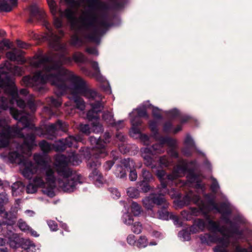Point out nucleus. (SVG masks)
Segmentation results:
<instances>
[{
    "label": "nucleus",
    "mask_w": 252,
    "mask_h": 252,
    "mask_svg": "<svg viewBox=\"0 0 252 252\" xmlns=\"http://www.w3.org/2000/svg\"><path fill=\"white\" fill-rule=\"evenodd\" d=\"M44 23L47 30L44 37L48 41L50 47L60 53L35 55V59L31 62V64L34 68H42V71H37L33 76L27 75L23 77L22 85L32 87L38 92H42L45 90V84L47 82L55 86V94L57 98L51 96L47 98L46 101L50 106L58 108L62 105L60 96L67 92L68 88L66 83L69 82L71 95L69 98L74 101L77 109L82 111L85 108V103L79 95L86 97L91 107V109L87 112V119L89 121L99 120L98 114L104 107L102 96L95 91L89 89L82 78L63 66L64 64H70L72 62V59L66 56L68 53L66 44L61 41L64 35V32L60 30L59 35H58L53 32L49 23L45 21Z\"/></svg>",
    "instance_id": "1"
},
{
    "label": "nucleus",
    "mask_w": 252,
    "mask_h": 252,
    "mask_svg": "<svg viewBox=\"0 0 252 252\" xmlns=\"http://www.w3.org/2000/svg\"><path fill=\"white\" fill-rule=\"evenodd\" d=\"M55 159V166L58 174V186L63 191L73 192L78 185L85 182V179L81 174L74 172L68 167L69 164L76 165L81 162L77 154L72 153L68 157L63 155H57Z\"/></svg>",
    "instance_id": "2"
},
{
    "label": "nucleus",
    "mask_w": 252,
    "mask_h": 252,
    "mask_svg": "<svg viewBox=\"0 0 252 252\" xmlns=\"http://www.w3.org/2000/svg\"><path fill=\"white\" fill-rule=\"evenodd\" d=\"M33 158L35 162L44 171L45 183L42 177H35L33 180V183L38 188H42L44 194L50 197L55 195L54 189L56 184L58 185L57 178H56L55 171L51 165V158L47 155L41 153H35Z\"/></svg>",
    "instance_id": "3"
},
{
    "label": "nucleus",
    "mask_w": 252,
    "mask_h": 252,
    "mask_svg": "<svg viewBox=\"0 0 252 252\" xmlns=\"http://www.w3.org/2000/svg\"><path fill=\"white\" fill-rule=\"evenodd\" d=\"M80 25L76 29V19H75V24L73 28H71L75 30L73 34L71 36L69 44L71 46L75 47H80L84 44L83 39L79 36V34L82 33L83 31H90L91 32L89 34L84 35V37L90 41L99 44L100 41V35L104 34L105 32L103 29H106L112 26L109 22L108 17L107 14H102L100 17H98V21L94 23V27H91L89 29H86L82 26L81 22Z\"/></svg>",
    "instance_id": "4"
},
{
    "label": "nucleus",
    "mask_w": 252,
    "mask_h": 252,
    "mask_svg": "<svg viewBox=\"0 0 252 252\" xmlns=\"http://www.w3.org/2000/svg\"><path fill=\"white\" fill-rule=\"evenodd\" d=\"M67 4L71 8H77L80 7L81 2L79 0H65ZM87 4L88 9L82 12L79 19L82 26L86 29L94 27V23L98 21L99 13L108 9V5L106 2L101 0H84Z\"/></svg>",
    "instance_id": "5"
},
{
    "label": "nucleus",
    "mask_w": 252,
    "mask_h": 252,
    "mask_svg": "<svg viewBox=\"0 0 252 252\" xmlns=\"http://www.w3.org/2000/svg\"><path fill=\"white\" fill-rule=\"evenodd\" d=\"M0 68L6 70V72L2 71L0 72V87L4 88L5 92L12 96L11 102L16 100L20 107H24L25 103L22 99L19 97L18 89L14 80L9 75V73H11L13 75L21 76L24 72L23 68L13 65L11 63L6 61L1 64Z\"/></svg>",
    "instance_id": "6"
},
{
    "label": "nucleus",
    "mask_w": 252,
    "mask_h": 252,
    "mask_svg": "<svg viewBox=\"0 0 252 252\" xmlns=\"http://www.w3.org/2000/svg\"><path fill=\"white\" fill-rule=\"evenodd\" d=\"M72 59L76 63H90L94 71V73L92 72L86 67H82L81 70L85 75L95 78L97 81L100 83H106V85H102L101 88L106 93H111L110 85L108 82L106 81V78L101 74L98 63L97 62L89 60L88 58L85 57L83 54L79 52H75L73 55Z\"/></svg>",
    "instance_id": "7"
},
{
    "label": "nucleus",
    "mask_w": 252,
    "mask_h": 252,
    "mask_svg": "<svg viewBox=\"0 0 252 252\" xmlns=\"http://www.w3.org/2000/svg\"><path fill=\"white\" fill-rule=\"evenodd\" d=\"M16 149L17 151H11L9 153L8 158L11 163L24 165L25 167L22 170V174L26 178L31 179L36 172L37 168L32 161L25 158L22 146L18 144Z\"/></svg>",
    "instance_id": "8"
},
{
    "label": "nucleus",
    "mask_w": 252,
    "mask_h": 252,
    "mask_svg": "<svg viewBox=\"0 0 252 252\" xmlns=\"http://www.w3.org/2000/svg\"><path fill=\"white\" fill-rule=\"evenodd\" d=\"M196 163V160H191L189 162L185 159H178L177 164L173 167L171 174L168 175V179L170 180L178 179L188 173L187 176L188 180L190 183H195L199 180L198 176L194 173V169L189 167V164L194 165Z\"/></svg>",
    "instance_id": "9"
},
{
    "label": "nucleus",
    "mask_w": 252,
    "mask_h": 252,
    "mask_svg": "<svg viewBox=\"0 0 252 252\" xmlns=\"http://www.w3.org/2000/svg\"><path fill=\"white\" fill-rule=\"evenodd\" d=\"M104 139L100 137L97 138L94 136L90 137V141L92 145H94L91 150L86 147L85 150L86 154L84 153V156L86 158L92 157L94 158H103L108 155V152L106 149V144L109 143L111 135L109 132H105L103 135Z\"/></svg>",
    "instance_id": "10"
},
{
    "label": "nucleus",
    "mask_w": 252,
    "mask_h": 252,
    "mask_svg": "<svg viewBox=\"0 0 252 252\" xmlns=\"http://www.w3.org/2000/svg\"><path fill=\"white\" fill-rule=\"evenodd\" d=\"M50 11L54 16V25L60 29L63 26V18L65 17L71 24L72 28L75 24V13L71 8H67L63 11L57 6L54 0H47Z\"/></svg>",
    "instance_id": "11"
},
{
    "label": "nucleus",
    "mask_w": 252,
    "mask_h": 252,
    "mask_svg": "<svg viewBox=\"0 0 252 252\" xmlns=\"http://www.w3.org/2000/svg\"><path fill=\"white\" fill-rule=\"evenodd\" d=\"M208 220V229L212 231H217L222 235L221 238H219V246L214 249V252H227L225 248L229 244L230 236L226 234L224 226H220L219 223L209 219H206Z\"/></svg>",
    "instance_id": "12"
},
{
    "label": "nucleus",
    "mask_w": 252,
    "mask_h": 252,
    "mask_svg": "<svg viewBox=\"0 0 252 252\" xmlns=\"http://www.w3.org/2000/svg\"><path fill=\"white\" fill-rule=\"evenodd\" d=\"M166 193H163L161 190H158V193H151L142 200L144 207L147 210L153 211L155 205H163V208H168L169 203L165 197Z\"/></svg>",
    "instance_id": "13"
},
{
    "label": "nucleus",
    "mask_w": 252,
    "mask_h": 252,
    "mask_svg": "<svg viewBox=\"0 0 252 252\" xmlns=\"http://www.w3.org/2000/svg\"><path fill=\"white\" fill-rule=\"evenodd\" d=\"M10 114L14 119L19 121L18 123H21L24 127L34 130L36 132L37 135L40 137L45 135V131L44 132L41 127H36L34 125L31 123L28 113L20 112L17 109L12 108L10 109Z\"/></svg>",
    "instance_id": "14"
},
{
    "label": "nucleus",
    "mask_w": 252,
    "mask_h": 252,
    "mask_svg": "<svg viewBox=\"0 0 252 252\" xmlns=\"http://www.w3.org/2000/svg\"><path fill=\"white\" fill-rule=\"evenodd\" d=\"M83 137L80 135L76 136L70 135L65 138H62L56 141L53 145V148L56 152H62L64 151L67 148L78 147V142H81Z\"/></svg>",
    "instance_id": "15"
},
{
    "label": "nucleus",
    "mask_w": 252,
    "mask_h": 252,
    "mask_svg": "<svg viewBox=\"0 0 252 252\" xmlns=\"http://www.w3.org/2000/svg\"><path fill=\"white\" fill-rule=\"evenodd\" d=\"M88 158L87 166L92 170L89 175V178L95 181L96 186L99 187L105 182L101 174L97 170L101 165V162L98 158H94L92 157Z\"/></svg>",
    "instance_id": "16"
},
{
    "label": "nucleus",
    "mask_w": 252,
    "mask_h": 252,
    "mask_svg": "<svg viewBox=\"0 0 252 252\" xmlns=\"http://www.w3.org/2000/svg\"><path fill=\"white\" fill-rule=\"evenodd\" d=\"M9 245L11 247L16 249L21 246L25 250L31 249L35 247V244L29 239L20 238L18 235L10 231L9 236Z\"/></svg>",
    "instance_id": "17"
},
{
    "label": "nucleus",
    "mask_w": 252,
    "mask_h": 252,
    "mask_svg": "<svg viewBox=\"0 0 252 252\" xmlns=\"http://www.w3.org/2000/svg\"><path fill=\"white\" fill-rule=\"evenodd\" d=\"M26 127H23V125H22V127L19 126V129H20V132L19 134H16L15 137H18L20 138H22L24 139L23 144H20L19 143L15 142L13 143V146L14 147L15 150L14 151H17L16 146L17 145H19L22 146V150L23 151V154L24 153L23 147L26 146L27 149L31 151L33 147L36 146V143L35 142L36 136L33 133H29L26 135H24L22 133V130Z\"/></svg>",
    "instance_id": "18"
},
{
    "label": "nucleus",
    "mask_w": 252,
    "mask_h": 252,
    "mask_svg": "<svg viewBox=\"0 0 252 252\" xmlns=\"http://www.w3.org/2000/svg\"><path fill=\"white\" fill-rule=\"evenodd\" d=\"M66 124L61 120H58L55 123L50 124L44 126L45 135L49 140L56 138L59 130L64 131L66 130Z\"/></svg>",
    "instance_id": "19"
},
{
    "label": "nucleus",
    "mask_w": 252,
    "mask_h": 252,
    "mask_svg": "<svg viewBox=\"0 0 252 252\" xmlns=\"http://www.w3.org/2000/svg\"><path fill=\"white\" fill-rule=\"evenodd\" d=\"M156 140L158 141L159 143L155 144L153 145L150 147H148L151 149V153L153 155L157 154H161L164 152L163 145L166 144L169 147L173 146L175 143V139L169 136H157V137H154Z\"/></svg>",
    "instance_id": "20"
},
{
    "label": "nucleus",
    "mask_w": 252,
    "mask_h": 252,
    "mask_svg": "<svg viewBox=\"0 0 252 252\" xmlns=\"http://www.w3.org/2000/svg\"><path fill=\"white\" fill-rule=\"evenodd\" d=\"M171 174H167L166 172L163 170H158L156 171V175L159 179L160 185L158 187V190H161L164 193H167L168 189H167L168 186H173V185H176L177 179H174L173 180H170L168 179V175Z\"/></svg>",
    "instance_id": "21"
},
{
    "label": "nucleus",
    "mask_w": 252,
    "mask_h": 252,
    "mask_svg": "<svg viewBox=\"0 0 252 252\" xmlns=\"http://www.w3.org/2000/svg\"><path fill=\"white\" fill-rule=\"evenodd\" d=\"M184 144L185 147L182 149L181 152L183 154L187 157H190L192 154V150L194 149L196 152L202 155L205 156V154L200 150L197 148L193 139L189 135H187L185 137Z\"/></svg>",
    "instance_id": "22"
},
{
    "label": "nucleus",
    "mask_w": 252,
    "mask_h": 252,
    "mask_svg": "<svg viewBox=\"0 0 252 252\" xmlns=\"http://www.w3.org/2000/svg\"><path fill=\"white\" fill-rule=\"evenodd\" d=\"M229 215L226 214H221V219L223 222L227 224L230 225L229 232L232 234L238 236H242L244 231L243 230H240L239 226L231 220L229 217Z\"/></svg>",
    "instance_id": "23"
},
{
    "label": "nucleus",
    "mask_w": 252,
    "mask_h": 252,
    "mask_svg": "<svg viewBox=\"0 0 252 252\" xmlns=\"http://www.w3.org/2000/svg\"><path fill=\"white\" fill-rule=\"evenodd\" d=\"M141 156L144 160V164L147 167H150L152 169L156 168V165L154 163V159L151 156H153L151 153L150 149L148 148H143L140 150Z\"/></svg>",
    "instance_id": "24"
},
{
    "label": "nucleus",
    "mask_w": 252,
    "mask_h": 252,
    "mask_svg": "<svg viewBox=\"0 0 252 252\" xmlns=\"http://www.w3.org/2000/svg\"><path fill=\"white\" fill-rule=\"evenodd\" d=\"M17 121V124L16 125L9 126L5 119H0V131L1 132L19 133L20 129H19V125L21 123H18L19 121Z\"/></svg>",
    "instance_id": "25"
},
{
    "label": "nucleus",
    "mask_w": 252,
    "mask_h": 252,
    "mask_svg": "<svg viewBox=\"0 0 252 252\" xmlns=\"http://www.w3.org/2000/svg\"><path fill=\"white\" fill-rule=\"evenodd\" d=\"M148 106H152L149 101L144 102L142 105L134 110L131 113H130L129 115L131 116L132 118H138V119L140 120H141V117H145L148 119L149 116L147 113V108Z\"/></svg>",
    "instance_id": "26"
},
{
    "label": "nucleus",
    "mask_w": 252,
    "mask_h": 252,
    "mask_svg": "<svg viewBox=\"0 0 252 252\" xmlns=\"http://www.w3.org/2000/svg\"><path fill=\"white\" fill-rule=\"evenodd\" d=\"M22 54L23 52L21 50L14 48L12 51L7 52L5 56L11 61H17L23 63L25 60L22 58Z\"/></svg>",
    "instance_id": "27"
},
{
    "label": "nucleus",
    "mask_w": 252,
    "mask_h": 252,
    "mask_svg": "<svg viewBox=\"0 0 252 252\" xmlns=\"http://www.w3.org/2000/svg\"><path fill=\"white\" fill-rule=\"evenodd\" d=\"M0 216L3 219L2 223H3L4 225H13L17 218L16 212H12L11 211L6 212L5 211L4 209L3 211L2 215H0Z\"/></svg>",
    "instance_id": "28"
},
{
    "label": "nucleus",
    "mask_w": 252,
    "mask_h": 252,
    "mask_svg": "<svg viewBox=\"0 0 252 252\" xmlns=\"http://www.w3.org/2000/svg\"><path fill=\"white\" fill-rule=\"evenodd\" d=\"M17 5V0H0V12H8Z\"/></svg>",
    "instance_id": "29"
},
{
    "label": "nucleus",
    "mask_w": 252,
    "mask_h": 252,
    "mask_svg": "<svg viewBox=\"0 0 252 252\" xmlns=\"http://www.w3.org/2000/svg\"><path fill=\"white\" fill-rule=\"evenodd\" d=\"M24 101H25L24 100H23ZM16 102V101L14 102ZM25 103V106L23 108H22V107H20L18 105H17L21 109V110H18L17 108H14L13 107H11L12 108H14V109H17L18 111L20 112H22V113H28L29 115V119L30 120V115L29 114V113L28 112H27L26 111V108L27 107H28L29 108V109L31 110V111L32 112H34L35 111H36V105L34 103V99H33V97L32 95H31L30 96L28 100H27V103L26 104L25 102H24ZM16 104H17L16 103ZM18 105V104H17Z\"/></svg>",
    "instance_id": "30"
},
{
    "label": "nucleus",
    "mask_w": 252,
    "mask_h": 252,
    "mask_svg": "<svg viewBox=\"0 0 252 252\" xmlns=\"http://www.w3.org/2000/svg\"><path fill=\"white\" fill-rule=\"evenodd\" d=\"M30 18L28 20V22L32 23L33 22V18L36 17L37 18H43V13H42L35 4L32 5L30 8Z\"/></svg>",
    "instance_id": "31"
},
{
    "label": "nucleus",
    "mask_w": 252,
    "mask_h": 252,
    "mask_svg": "<svg viewBox=\"0 0 252 252\" xmlns=\"http://www.w3.org/2000/svg\"><path fill=\"white\" fill-rule=\"evenodd\" d=\"M198 208L189 207L192 217L199 216L202 214L205 219H209V212L205 209V206H197Z\"/></svg>",
    "instance_id": "32"
},
{
    "label": "nucleus",
    "mask_w": 252,
    "mask_h": 252,
    "mask_svg": "<svg viewBox=\"0 0 252 252\" xmlns=\"http://www.w3.org/2000/svg\"><path fill=\"white\" fill-rule=\"evenodd\" d=\"M18 133L0 132V148H4L9 145V138L15 137Z\"/></svg>",
    "instance_id": "33"
},
{
    "label": "nucleus",
    "mask_w": 252,
    "mask_h": 252,
    "mask_svg": "<svg viewBox=\"0 0 252 252\" xmlns=\"http://www.w3.org/2000/svg\"><path fill=\"white\" fill-rule=\"evenodd\" d=\"M132 127L130 129V133L132 136L135 134L140 135L141 133L138 126H140L142 123V120L138 118H132L130 120Z\"/></svg>",
    "instance_id": "34"
},
{
    "label": "nucleus",
    "mask_w": 252,
    "mask_h": 252,
    "mask_svg": "<svg viewBox=\"0 0 252 252\" xmlns=\"http://www.w3.org/2000/svg\"><path fill=\"white\" fill-rule=\"evenodd\" d=\"M199 238L202 244H210L212 243L218 242L219 244V238L215 235H211L209 233H205L199 236Z\"/></svg>",
    "instance_id": "35"
},
{
    "label": "nucleus",
    "mask_w": 252,
    "mask_h": 252,
    "mask_svg": "<svg viewBox=\"0 0 252 252\" xmlns=\"http://www.w3.org/2000/svg\"><path fill=\"white\" fill-rule=\"evenodd\" d=\"M203 195L205 198L207 200L208 204L212 207L211 210L219 211V206L215 202V196L212 195L211 194L206 193H204Z\"/></svg>",
    "instance_id": "36"
},
{
    "label": "nucleus",
    "mask_w": 252,
    "mask_h": 252,
    "mask_svg": "<svg viewBox=\"0 0 252 252\" xmlns=\"http://www.w3.org/2000/svg\"><path fill=\"white\" fill-rule=\"evenodd\" d=\"M142 177L143 180L141 181V185L145 182L150 183L155 180V178L152 173L145 169L142 170Z\"/></svg>",
    "instance_id": "37"
},
{
    "label": "nucleus",
    "mask_w": 252,
    "mask_h": 252,
    "mask_svg": "<svg viewBox=\"0 0 252 252\" xmlns=\"http://www.w3.org/2000/svg\"><path fill=\"white\" fill-rule=\"evenodd\" d=\"M38 146L44 154L48 153L52 149L51 144L45 140L41 141L38 143Z\"/></svg>",
    "instance_id": "38"
},
{
    "label": "nucleus",
    "mask_w": 252,
    "mask_h": 252,
    "mask_svg": "<svg viewBox=\"0 0 252 252\" xmlns=\"http://www.w3.org/2000/svg\"><path fill=\"white\" fill-rule=\"evenodd\" d=\"M150 128L152 132L153 137H157L160 136L159 134L158 130V123L155 120H152L149 123Z\"/></svg>",
    "instance_id": "39"
},
{
    "label": "nucleus",
    "mask_w": 252,
    "mask_h": 252,
    "mask_svg": "<svg viewBox=\"0 0 252 252\" xmlns=\"http://www.w3.org/2000/svg\"><path fill=\"white\" fill-rule=\"evenodd\" d=\"M114 174L117 177L121 179L126 178V173L125 169L120 165L116 166Z\"/></svg>",
    "instance_id": "40"
},
{
    "label": "nucleus",
    "mask_w": 252,
    "mask_h": 252,
    "mask_svg": "<svg viewBox=\"0 0 252 252\" xmlns=\"http://www.w3.org/2000/svg\"><path fill=\"white\" fill-rule=\"evenodd\" d=\"M172 162V160L166 155L160 157L158 159L159 164L161 167H168L171 164Z\"/></svg>",
    "instance_id": "41"
},
{
    "label": "nucleus",
    "mask_w": 252,
    "mask_h": 252,
    "mask_svg": "<svg viewBox=\"0 0 252 252\" xmlns=\"http://www.w3.org/2000/svg\"><path fill=\"white\" fill-rule=\"evenodd\" d=\"M216 211L221 214H226V215H230L231 214V210L229 204L225 202L221 203L220 207H219V211Z\"/></svg>",
    "instance_id": "42"
},
{
    "label": "nucleus",
    "mask_w": 252,
    "mask_h": 252,
    "mask_svg": "<svg viewBox=\"0 0 252 252\" xmlns=\"http://www.w3.org/2000/svg\"><path fill=\"white\" fill-rule=\"evenodd\" d=\"M102 119L106 123L110 125L114 123V114L112 112L109 111H105L103 112Z\"/></svg>",
    "instance_id": "43"
},
{
    "label": "nucleus",
    "mask_w": 252,
    "mask_h": 252,
    "mask_svg": "<svg viewBox=\"0 0 252 252\" xmlns=\"http://www.w3.org/2000/svg\"><path fill=\"white\" fill-rule=\"evenodd\" d=\"M161 206H162L161 209L158 212V218L163 220H168L170 219L171 213L166 210L167 208H163V205Z\"/></svg>",
    "instance_id": "44"
},
{
    "label": "nucleus",
    "mask_w": 252,
    "mask_h": 252,
    "mask_svg": "<svg viewBox=\"0 0 252 252\" xmlns=\"http://www.w3.org/2000/svg\"><path fill=\"white\" fill-rule=\"evenodd\" d=\"M191 193V201L197 206H205L204 202L202 200L199 195L194 194L192 191H189Z\"/></svg>",
    "instance_id": "45"
},
{
    "label": "nucleus",
    "mask_w": 252,
    "mask_h": 252,
    "mask_svg": "<svg viewBox=\"0 0 252 252\" xmlns=\"http://www.w3.org/2000/svg\"><path fill=\"white\" fill-rule=\"evenodd\" d=\"M148 241L146 237L141 236L137 240L136 246L139 248H144L148 245Z\"/></svg>",
    "instance_id": "46"
},
{
    "label": "nucleus",
    "mask_w": 252,
    "mask_h": 252,
    "mask_svg": "<svg viewBox=\"0 0 252 252\" xmlns=\"http://www.w3.org/2000/svg\"><path fill=\"white\" fill-rule=\"evenodd\" d=\"M127 194L130 198H136L139 196L140 191L134 187H130L127 189Z\"/></svg>",
    "instance_id": "47"
},
{
    "label": "nucleus",
    "mask_w": 252,
    "mask_h": 252,
    "mask_svg": "<svg viewBox=\"0 0 252 252\" xmlns=\"http://www.w3.org/2000/svg\"><path fill=\"white\" fill-rule=\"evenodd\" d=\"M121 162L126 168L131 169L134 168L135 166V162L130 158L123 159Z\"/></svg>",
    "instance_id": "48"
},
{
    "label": "nucleus",
    "mask_w": 252,
    "mask_h": 252,
    "mask_svg": "<svg viewBox=\"0 0 252 252\" xmlns=\"http://www.w3.org/2000/svg\"><path fill=\"white\" fill-rule=\"evenodd\" d=\"M176 143L177 141L175 140V143L173 146L169 147L170 148L168 149L167 151V154L172 158H179V154L177 151L176 150Z\"/></svg>",
    "instance_id": "49"
},
{
    "label": "nucleus",
    "mask_w": 252,
    "mask_h": 252,
    "mask_svg": "<svg viewBox=\"0 0 252 252\" xmlns=\"http://www.w3.org/2000/svg\"><path fill=\"white\" fill-rule=\"evenodd\" d=\"M17 225L19 229L26 233L28 232V230L31 227H30L27 223L22 219H19L17 222Z\"/></svg>",
    "instance_id": "50"
},
{
    "label": "nucleus",
    "mask_w": 252,
    "mask_h": 252,
    "mask_svg": "<svg viewBox=\"0 0 252 252\" xmlns=\"http://www.w3.org/2000/svg\"><path fill=\"white\" fill-rule=\"evenodd\" d=\"M131 207V211L134 216H137L140 214L141 212V207L137 203L132 202Z\"/></svg>",
    "instance_id": "51"
},
{
    "label": "nucleus",
    "mask_w": 252,
    "mask_h": 252,
    "mask_svg": "<svg viewBox=\"0 0 252 252\" xmlns=\"http://www.w3.org/2000/svg\"><path fill=\"white\" fill-rule=\"evenodd\" d=\"M211 179L212 181V184L211 185L210 188L212 191L216 193L218 192L219 190L220 189V185L217 179L213 177L211 178Z\"/></svg>",
    "instance_id": "52"
},
{
    "label": "nucleus",
    "mask_w": 252,
    "mask_h": 252,
    "mask_svg": "<svg viewBox=\"0 0 252 252\" xmlns=\"http://www.w3.org/2000/svg\"><path fill=\"white\" fill-rule=\"evenodd\" d=\"M122 219L123 222L127 225L132 224L133 221L132 216L128 213L124 214L123 216Z\"/></svg>",
    "instance_id": "53"
},
{
    "label": "nucleus",
    "mask_w": 252,
    "mask_h": 252,
    "mask_svg": "<svg viewBox=\"0 0 252 252\" xmlns=\"http://www.w3.org/2000/svg\"><path fill=\"white\" fill-rule=\"evenodd\" d=\"M24 185L21 182H15L11 186L12 191L13 192L18 191H21L24 189Z\"/></svg>",
    "instance_id": "54"
},
{
    "label": "nucleus",
    "mask_w": 252,
    "mask_h": 252,
    "mask_svg": "<svg viewBox=\"0 0 252 252\" xmlns=\"http://www.w3.org/2000/svg\"><path fill=\"white\" fill-rule=\"evenodd\" d=\"M152 107L153 116L157 120H161L162 119V117L160 112L162 111V110L159 109L157 107L152 106Z\"/></svg>",
    "instance_id": "55"
},
{
    "label": "nucleus",
    "mask_w": 252,
    "mask_h": 252,
    "mask_svg": "<svg viewBox=\"0 0 252 252\" xmlns=\"http://www.w3.org/2000/svg\"><path fill=\"white\" fill-rule=\"evenodd\" d=\"M142 229V224L139 222H135L132 224L131 230L135 234H140Z\"/></svg>",
    "instance_id": "56"
},
{
    "label": "nucleus",
    "mask_w": 252,
    "mask_h": 252,
    "mask_svg": "<svg viewBox=\"0 0 252 252\" xmlns=\"http://www.w3.org/2000/svg\"><path fill=\"white\" fill-rule=\"evenodd\" d=\"M178 236L183 239L184 241H189L190 239V234L186 230H182L178 233Z\"/></svg>",
    "instance_id": "57"
},
{
    "label": "nucleus",
    "mask_w": 252,
    "mask_h": 252,
    "mask_svg": "<svg viewBox=\"0 0 252 252\" xmlns=\"http://www.w3.org/2000/svg\"><path fill=\"white\" fill-rule=\"evenodd\" d=\"M194 224L201 231H204L205 227V223L203 220L197 219L194 220Z\"/></svg>",
    "instance_id": "58"
},
{
    "label": "nucleus",
    "mask_w": 252,
    "mask_h": 252,
    "mask_svg": "<svg viewBox=\"0 0 252 252\" xmlns=\"http://www.w3.org/2000/svg\"><path fill=\"white\" fill-rule=\"evenodd\" d=\"M8 195L5 192L0 193V206L3 207L4 205L8 203Z\"/></svg>",
    "instance_id": "59"
},
{
    "label": "nucleus",
    "mask_w": 252,
    "mask_h": 252,
    "mask_svg": "<svg viewBox=\"0 0 252 252\" xmlns=\"http://www.w3.org/2000/svg\"><path fill=\"white\" fill-rule=\"evenodd\" d=\"M183 218L186 220H191L193 219L191 212L189 209L188 210H183L181 212Z\"/></svg>",
    "instance_id": "60"
},
{
    "label": "nucleus",
    "mask_w": 252,
    "mask_h": 252,
    "mask_svg": "<svg viewBox=\"0 0 252 252\" xmlns=\"http://www.w3.org/2000/svg\"><path fill=\"white\" fill-rule=\"evenodd\" d=\"M166 115L170 118H175L179 116L180 113L178 109L175 108L168 111H165Z\"/></svg>",
    "instance_id": "61"
},
{
    "label": "nucleus",
    "mask_w": 252,
    "mask_h": 252,
    "mask_svg": "<svg viewBox=\"0 0 252 252\" xmlns=\"http://www.w3.org/2000/svg\"><path fill=\"white\" fill-rule=\"evenodd\" d=\"M79 130L83 133L89 135L91 133V128L88 124H80L79 125Z\"/></svg>",
    "instance_id": "62"
},
{
    "label": "nucleus",
    "mask_w": 252,
    "mask_h": 252,
    "mask_svg": "<svg viewBox=\"0 0 252 252\" xmlns=\"http://www.w3.org/2000/svg\"><path fill=\"white\" fill-rule=\"evenodd\" d=\"M93 130L95 133H99L103 131V126L98 122L93 123Z\"/></svg>",
    "instance_id": "63"
},
{
    "label": "nucleus",
    "mask_w": 252,
    "mask_h": 252,
    "mask_svg": "<svg viewBox=\"0 0 252 252\" xmlns=\"http://www.w3.org/2000/svg\"><path fill=\"white\" fill-rule=\"evenodd\" d=\"M37 187L32 183H29L27 187L26 190L28 193H34L37 191Z\"/></svg>",
    "instance_id": "64"
}]
</instances>
